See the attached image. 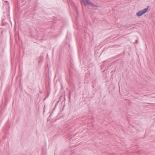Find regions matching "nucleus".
I'll list each match as a JSON object with an SVG mask.
<instances>
[{
  "label": "nucleus",
  "instance_id": "1",
  "mask_svg": "<svg viewBox=\"0 0 155 155\" xmlns=\"http://www.w3.org/2000/svg\"><path fill=\"white\" fill-rule=\"evenodd\" d=\"M149 6H148L147 8L144 9L143 10H140L137 13L136 15L138 17H140L146 13L148 10Z\"/></svg>",
  "mask_w": 155,
  "mask_h": 155
},
{
  "label": "nucleus",
  "instance_id": "2",
  "mask_svg": "<svg viewBox=\"0 0 155 155\" xmlns=\"http://www.w3.org/2000/svg\"><path fill=\"white\" fill-rule=\"evenodd\" d=\"M81 2L85 5H91L94 6L93 4L88 0H81Z\"/></svg>",
  "mask_w": 155,
  "mask_h": 155
}]
</instances>
